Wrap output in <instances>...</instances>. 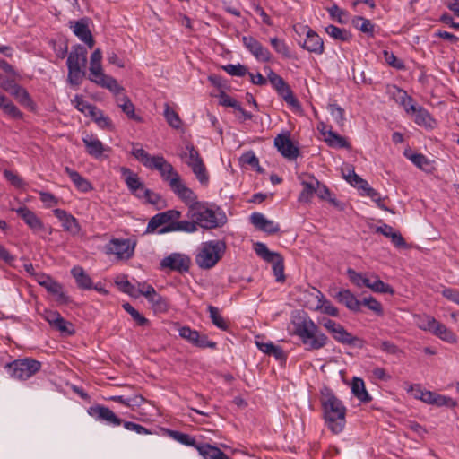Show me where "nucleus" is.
<instances>
[{"mask_svg":"<svg viewBox=\"0 0 459 459\" xmlns=\"http://www.w3.org/2000/svg\"><path fill=\"white\" fill-rule=\"evenodd\" d=\"M321 394L325 424L333 434H339L345 426L346 408L329 388H325Z\"/></svg>","mask_w":459,"mask_h":459,"instance_id":"obj_1","label":"nucleus"},{"mask_svg":"<svg viewBox=\"0 0 459 459\" xmlns=\"http://www.w3.org/2000/svg\"><path fill=\"white\" fill-rule=\"evenodd\" d=\"M294 333L299 337L307 351H317L329 342L328 337L320 332L318 325L307 315L299 316L293 321Z\"/></svg>","mask_w":459,"mask_h":459,"instance_id":"obj_2","label":"nucleus"},{"mask_svg":"<svg viewBox=\"0 0 459 459\" xmlns=\"http://www.w3.org/2000/svg\"><path fill=\"white\" fill-rule=\"evenodd\" d=\"M187 217L195 220L196 226L205 230L220 228L227 223V216L220 207L216 206L213 209L204 203L191 206Z\"/></svg>","mask_w":459,"mask_h":459,"instance_id":"obj_3","label":"nucleus"},{"mask_svg":"<svg viewBox=\"0 0 459 459\" xmlns=\"http://www.w3.org/2000/svg\"><path fill=\"white\" fill-rule=\"evenodd\" d=\"M225 251L226 244L222 240L203 242L195 255V263L203 270L212 269L222 258Z\"/></svg>","mask_w":459,"mask_h":459,"instance_id":"obj_4","label":"nucleus"},{"mask_svg":"<svg viewBox=\"0 0 459 459\" xmlns=\"http://www.w3.org/2000/svg\"><path fill=\"white\" fill-rule=\"evenodd\" d=\"M11 377L17 380H26L39 372L41 363L30 358L15 359L5 365Z\"/></svg>","mask_w":459,"mask_h":459,"instance_id":"obj_5","label":"nucleus"},{"mask_svg":"<svg viewBox=\"0 0 459 459\" xmlns=\"http://www.w3.org/2000/svg\"><path fill=\"white\" fill-rule=\"evenodd\" d=\"M319 324L327 330L337 342L353 347H362V340L357 336H353L340 323L323 317L319 320Z\"/></svg>","mask_w":459,"mask_h":459,"instance_id":"obj_6","label":"nucleus"},{"mask_svg":"<svg viewBox=\"0 0 459 459\" xmlns=\"http://www.w3.org/2000/svg\"><path fill=\"white\" fill-rule=\"evenodd\" d=\"M255 251L258 256L273 265V272L278 282L285 281L284 259L280 253L268 249L265 244L257 242L255 244Z\"/></svg>","mask_w":459,"mask_h":459,"instance_id":"obj_7","label":"nucleus"},{"mask_svg":"<svg viewBox=\"0 0 459 459\" xmlns=\"http://www.w3.org/2000/svg\"><path fill=\"white\" fill-rule=\"evenodd\" d=\"M186 152L181 156L187 157L186 164L191 168L197 180L203 186L209 183V174L198 150L191 143H186Z\"/></svg>","mask_w":459,"mask_h":459,"instance_id":"obj_8","label":"nucleus"},{"mask_svg":"<svg viewBox=\"0 0 459 459\" xmlns=\"http://www.w3.org/2000/svg\"><path fill=\"white\" fill-rule=\"evenodd\" d=\"M89 70V80L97 85L109 90L114 94L124 91V88L118 84L115 78L104 74L101 63L90 64Z\"/></svg>","mask_w":459,"mask_h":459,"instance_id":"obj_9","label":"nucleus"},{"mask_svg":"<svg viewBox=\"0 0 459 459\" xmlns=\"http://www.w3.org/2000/svg\"><path fill=\"white\" fill-rule=\"evenodd\" d=\"M191 265V259L188 255L180 253H172L164 257L160 263V269H169L180 273H187Z\"/></svg>","mask_w":459,"mask_h":459,"instance_id":"obj_10","label":"nucleus"},{"mask_svg":"<svg viewBox=\"0 0 459 459\" xmlns=\"http://www.w3.org/2000/svg\"><path fill=\"white\" fill-rule=\"evenodd\" d=\"M420 327L425 331L432 332L436 336L449 343L456 342L455 334L433 316H427L424 324L420 325Z\"/></svg>","mask_w":459,"mask_h":459,"instance_id":"obj_11","label":"nucleus"},{"mask_svg":"<svg viewBox=\"0 0 459 459\" xmlns=\"http://www.w3.org/2000/svg\"><path fill=\"white\" fill-rule=\"evenodd\" d=\"M170 189L188 206V209L199 203L196 195L183 183L179 174H176L170 180Z\"/></svg>","mask_w":459,"mask_h":459,"instance_id":"obj_12","label":"nucleus"},{"mask_svg":"<svg viewBox=\"0 0 459 459\" xmlns=\"http://www.w3.org/2000/svg\"><path fill=\"white\" fill-rule=\"evenodd\" d=\"M179 336L186 340L192 345L201 349H215L217 347V343L215 342L209 341L207 335L200 334L198 331L193 330L189 326H182L179 329Z\"/></svg>","mask_w":459,"mask_h":459,"instance_id":"obj_13","label":"nucleus"},{"mask_svg":"<svg viewBox=\"0 0 459 459\" xmlns=\"http://www.w3.org/2000/svg\"><path fill=\"white\" fill-rule=\"evenodd\" d=\"M245 48L255 57L259 62L268 63L273 59V55L269 49L264 47L256 39L251 36H244L242 38Z\"/></svg>","mask_w":459,"mask_h":459,"instance_id":"obj_14","label":"nucleus"},{"mask_svg":"<svg viewBox=\"0 0 459 459\" xmlns=\"http://www.w3.org/2000/svg\"><path fill=\"white\" fill-rule=\"evenodd\" d=\"M274 145L281 154L289 160H295L299 155V150L290 137V133L280 134L274 138Z\"/></svg>","mask_w":459,"mask_h":459,"instance_id":"obj_15","label":"nucleus"},{"mask_svg":"<svg viewBox=\"0 0 459 459\" xmlns=\"http://www.w3.org/2000/svg\"><path fill=\"white\" fill-rule=\"evenodd\" d=\"M18 216L23 220L26 225L35 233L46 231L43 221L37 214L30 210L27 206L22 205L19 208L13 209Z\"/></svg>","mask_w":459,"mask_h":459,"instance_id":"obj_16","label":"nucleus"},{"mask_svg":"<svg viewBox=\"0 0 459 459\" xmlns=\"http://www.w3.org/2000/svg\"><path fill=\"white\" fill-rule=\"evenodd\" d=\"M302 33H306L307 39L302 45V48L308 52L321 55L324 53V41L322 38L308 26H299Z\"/></svg>","mask_w":459,"mask_h":459,"instance_id":"obj_17","label":"nucleus"},{"mask_svg":"<svg viewBox=\"0 0 459 459\" xmlns=\"http://www.w3.org/2000/svg\"><path fill=\"white\" fill-rule=\"evenodd\" d=\"M88 21L87 18H82L76 22H70V28L73 29L75 36L91 49L94 47L95 41L89 29Z\"/></svg>","mask_w":459,"mask_h":459,"instance_id":"obj_18","label":"nucleus"},{"mask_svg":"<svg viewBox=\"0 0 459 459\" xmlns=\"http://www.w3.org/2000/svg\"><path fill=\"white\" fill-rule=\"evenodd\" d=\"M134 249L128 239H113L108 247V253L116 255L119 259H128L133 256Z\"/></svg>","mask_w":459,"mask_h":459,"instance_id":"obj_19","label":"nucleus"},{"mask_svg":"<svg viewBox=\"0 0 459 459\" xmlns=\"http://www.w3.org/2000/svg\"><path fill=\"white\" fill-rule=\"evenodd\" d=\"M150 169H156L160 172L162 179L169 183L170 186V180L178 174L173 168V166L165 160L162 155L155 156V160L152 163Z\"/></svg>","mask_w":459,"mask_h":459,"instance_id":"obj_20","label":"nucleus"},{"mask_svg":"<svg viewBox=\"0 0 459 459\" xmlns=\"http://www.w3.org/2000/svg\"><path fill=\"white\" fill-rule=\"evenodd\" d=\"M88 412L91 416L114 426H119L123 422L109 408L103 405L91 406L89 408Z\"/></svg>","mask_w":459,"mask_h":459,"instance_id":"obj_21","label":"nucleus"},{"mask_svg":"<svg viewBox=\"0 0 459 459\" xmlns=\"http://www.w3.org/2000/svg\"><path fill=\"white\" fill-rule=\"evenodd\" d=\"M405 110L407 113L412 112L415 115L414 121L419 126H432L433 119L429 113L423 108H417L413 104L411 98L408 99V103H404Z\"/></svg>","mask_w":459,"mask_h":459,"instance_id":"obj_22","label":"nucleus"},{"mask_svg":"<svg viewBox=\"0 0 459 459\" xmlns=\"http://www.w3.org/2000/svg\"><path fill=\"white\" fill-rule=\"evenodd\" d=\"M251 223L259 230L273 235L280 231V226L273 221L266 219L260 212H254L250 216Z\"/></svg>","mask_w":459,"mask_h":459,"instance_id":"obj_23","label":"nucleus"},{"mask_svg":"<svg viewBox=\"0 0 459 459\" xmlns=\"http://www.w3.org/2000/svg\"><path fill=\"white\" fill-rule=\"evenodd\" d=\"M301 185L303 186L300 192L298 201L299 203H309L316 194V187L318 185V180L312 175H305L300 177Z\"/></svg>","mask_w":459,"mask_h":459,"instance_id":"obj_24","label":"nucleus"},{"mask_svg":"<svg viewBox=\"0 0 459 459\" xmlns=\"http://www.w3.org/2000/svg\"><path fill=\"white\" fill-rule=\"evenodd\" d=\"M87 49L80 45H74L67 57V67L83 68L87 63Z\"/></svg>","mask_w":459,"mask_h":459,"instance_id":"obj_25","label":"nucleus"},{"mask_svg":"<svg viewBox=\"0 0 459 459\" xmlns=\"http://www.w3.org/2000/svg\"><path fill=\"white\" fill-rule=\"evenodd\" d=\"M333 297L348 309L354 313L360 312L361 302L349 290H341L334 293Z\"/></svg>","mask_w":459,"mask_h":459,"instance_id":"obj_26","label":"nucleus"},{"mask_svg":"<svg viewBox=\"0 0 459 459\" xmlns=\"http://www.w3.org/2000/svg\"><path fill=\"white\" fill-rule=\"evenodd\" d=\"M54 215L62 222V226L65 231H68L74 235L79 233L81 228L78 221L65 210L55 209L53 211Z\"/></svg>","mask_w":459,"mask_h":459,"instance_id":"obj_27","label":"nucleus"},{"mask_svg":"<svg viewBox=\"0 0 459 459\" xmlns=\"http://www.w3.org/2000/svg\"><path fill=\"white\" fill-rule=\"evenodd\" d=\"M120 171L125 179V183L133 195H137L139 190H144L145 186L137 174L134 173L126 167H121Z\"/></svg>","mask_w":459,"mask_h":459,"instance_id":"obj_28","label":"nucleus"},{"mask_svg":"<svg viewBox=\"0 0 459 459\" xmlns=\"http://www.w3.org/2000/svg\"><path fill=\"white\" fill-rule=\"evenodd\" d=\"M82 142L86 147L88 154L94 158H100L105 151L110 150L109 147H104L103 143L93 135H85L82 138Z\"/></svg>","mask_w":459,"mask_h":459,"instance_id":"obj_29","label":"nucleus"},{"mask_svg":"<svg viewBox=\"0 0 459 459\" xmlns=\"http://www.w3.org/2000/svg\"><path fill=\"white\" fill-rule=\"evenodd\" d=\"M197 230V226L195 223V220L191 221H178L176 223H172L170 225H166L160 230L158 232L160 234H164L172 231H183L187 233H193Z\"/></svg>","mask_w":459,"mask_h":459,"instance_id":"obj_30","label":"nucleus"},{"mask_svg":"<svg viewBox=\"0 0 459 459\" xmlns=\"http://www.w3.org/2000/svg\"><path fill=\"white\" fill-rule=\"evenodd\" d=\"M71 274L75 279L76 285L79 289L87 290L93 289V282L91 278L85 273L82 267H73L71 270Z\"/></svg>","mask_w":459,"mask_h":459,"instance_id":"obj_31","label":"nucleus"},{"mask_svg":"<svg viewBox=\"0 0 459 459\" xmlns=\"http://www.w3.org/2000/svg\"><path fill=\"white\" fill-rule=\"evenodd\" d=\"M65 171L79 191L87 193L93 189L91 183L87 178L81 176L77 171L69 167H65Z\"/></svg>","mask_w":459,"mask_h":459,"instance_id":"obj_32","label":"nucleus"},{"mask_svg":"<svg viewBox=\"0 0 459 459\" xmlns=\"http://www.w3.org/2000/svg\"><path fill=\"white\" fill-rule=\"evenodd\" d=\"M323 135L325 137V141L330 147L345 149L351 148V144L347 139L333 130L323 132Z\"/></svg>","mask_w":459,"mask_h":459,"instance_id":"obj_33","label":"nucleus"},{"mask_svg":"<svg viewBox=\"0 0 459 459\" xmlns=\"http://www.w3.org/2000/svg\"><path fill=\"white\" fill-rule=\"evenodd\" d=\"M88 116L91 117V119L101 129H108L109 131L114 129L111 119L108 116H105L103 111L99 109L96 106L91 108V110Z\"/></svg>","mask_w":459,"mask_h":459,"instance_id":"obj_34","label":"nucleus"},{"mask_svg":"<svg viewBox=\"0 0 459 459\" xmlns=\"http://www.w3.org/2000/svg\"><path fill=\"white\" fill-rule=\"evenodd\" d=\"M7 91L14 96L22 105L25 107L32 106L33 101L28 91L23 87L18 85L15 82L11 84V88L8 89Z\"/></svg>","mask_w":459,"mask_h":459,"instance_id":"obj_35","label":"nucleus"},{"mask_svg":"<svg viewBox=\"0 0 459 459\" xmlns=\"http://www.w3.org/2000/svg\"><path fill=\"white\" fill-rule=\"evenodd\" d=\"M351 391L352 394L362 403H369L372 400V397L367 392L364 381L361 378H353Z\"/></svg>","mask_w":459,"mask_h":459,"instance_id":"obj_36","label":"nucleus"},{"mask_svg":"<svg viewBox=\"0 0 459 459\" xmlns=\"http://www.w3.org/2000/svg\"><path fill=\"white\" fill-rule=\"evenodd\" d=\"M47 291L55 297V300L58 305H66L72 301L70 297L65 292L63 285L56 281L55 283H52V286H49Z\"/></svg>","mask_w":459,"mask_h":459,"instance_id":"obj_37","label":"nucleus"},{"mask_svg":"<svg viewBox=\"0 0 459 459\" xmlns=\"http://www.w3.org/2000/svg\"><path fill=\"white\" fill-rule=\"evenodd\" d=\"M196 449L204 459H221L224 454L220 448L209 444H198Z\"/></svg>","mask_w":459,"mask_h":459,"instance_id":"obj_38","label":"nucleus"},{"mask_svg":"<svg viewBox=\"0 0 459 459\" xmlns=\"http://www.w3.org/2000/svg\"><path fill=\"white\" fill-rule=\"evenodd\" d=\"M133 149L131 151V154L139 160L144 167L150 168L153 160H155V156H151L145 150H143L139 146V143H132Z\"/></svg>","mask_w":459,"mask_h":459,"instance_id":"obj_39","label":"nucleus"},{"mask_svg":"<svg viewBox=\"0 0 459 459\" xmlns=\"http://www.w3.org/2000/svg\"><path fill=\"white\" fill-rule=\"evenodd\" d=\"M0 108L3 111L14 119L22 118V113L19 108L5 96L0 98Z\"/></svg>","mask_w":459,"mask_h":459,"instance_id":"obj_40","label":"nucleus"},{"mask_svg":"<svg viewBox=\"0 0 459 459\" xmlns=\"http://www.w3.org/2000/svg\"><path fill=\"white\" fill-rule=\"evenodd\" d=\"M277 93L286 101L290 106L300 108V104L298 99L294 96L290 87L285 83L281 88L278 89Z\"/></svg>","mask_w":459,"mask_h":459,"instance_id":"obj_41","label":"nucleus"},{"mask_svg":"<svg viewBox=\"0 0 459 459\" xmlns=\"http://www.w3.org/2000/svg\"><path fill=\"white\" fill-rule=\"evenodd\" d=\"M207 310L210 315V318L214 325H216L219 329L226 331L229 328V325L224 320V318L221 316L220 310L218 307L209 305Z\"/></svg>","mask_w":459,"mask_h":459,"instance_id":"obj_42","label":"nucleus"},{"mask_svg":"<svg viewBox=\"0 0 459 459\" xmlns=\"http://www.w3.org/2000/svg\"><path fill=\"white\" fill-rule=\"evenodd\" d=\"M325 32L334 39L341 41H349L351 38V34L347 30L339 28L333 24H330L325 28Z\"/></svg>","mask_w":459,"mask_h":459,"instance_id":"obj_43","label":"nucleus"},{"mask_svg":"<svg viewBox=\"0 0 459 459\" xmlns=\"http://www.w3.org/2000/svg\"><path fill=\"white\" fill-rule=\"evenodd\" d=\"M155 312H166L169 308L167 299L157 293V291L148 299Z\"/></svg>","mask_w":459,"mask_h":459,"instance_id":"obj_44","label":"nucleus"},{"mask_svg":"<svg viewBox=\"0 0 459 459\" xmlns=\"http://www.w3.org/2000/svg\"><path fill=\"white\" fill-rule=\"evenodd\" d=\"M347 274L350 281L358 287L369 288L370 279L366 277L364 274L357 273L354 269L348 268Z\"/></svg>","mask_w":459,"mask_h":459,"instance_id":"obj_45","label":"nucleus"},{"mask_svg":"<svg viewBox=\"0 0 459 459\" xmlns=\"http://www.w3.org/2000/svg\"><path fill=\"white\" fill-rule=\"evenodd\" d=\"M164 117L171 127L175 129L181 127L182 121L178 114L174 109H172L169 104H165Z\"/></svg>","mask_w":459,"mask_h":459,"instance_id":"obj_46","label":"nucleus"},{"mask_svg":"<svg viewBox=\"0 0 459 459\" xmlns=\"http://www.w3.org/2000/svg\"><path fill=\"white\" fill-rule=\"evenodd\" d=\"M404 155L419 169L422 170H429V167H430V162L427 159L426 156H424L421 153H414V154H408V152H404Z\"/></svg>","mask_w":459,"mask_h":459,"instance_id":"obj_47","label":"nucleus"},{"mask_svg":"<svg viewBox=\"0 0 459 459\" xmlns=\"http://www.w3.org/2000/svg\"><path fill=\"white\" fill-rule=\"evenodd\" d=\"M68 68V75L67 81L71 85L79 86L82 79L85 76V71L82 68L76 67H67Z\"/></svg>","mask_w":459,"mask_h":459,"instance_id":"obj_48","label":"nucleus"},{"mask_svg":"<svg viewBox=\"0 0 459 459\" xmlns=\"http://www.w3.org/2000/svg\"><path fill=\"white\" fill-rule=\"evenodd\" d=\"M122 307L125 309V311H126L132 316V318L135 321L137 325L145 326V325H149V320L145 316H143L142 314H140L129 303H124Z\"/></svg>","mask_w":459,"mask_h":459,"instance_id":"obj_49","label":"nucleus"},{"mask_svg":"<svg viewBox=\"0 0 459 459\" xmlns=\"http://www.w3.org/2000/svg\"><path fill=\"white\" fill-rule=\"evenodd\" d=\"M373 277L375 278V281L373 282L370 281L368 289L377 293L394 294V289L389 284L385 283L377 275H374Z\"/></svg>","mask_w":459,"mask_h":459,"instance_id":"obj_50","label":"nucleus"},{"mask_svg":"<svg viewBox=\"0 0 459 459\" xmlns=\"http://www.w3.org/2000/svg\"><path fill=\"white\" fill-rule=\"evenodd\" d=\"M353 24L356 28L364 33H368L371 36L374 33V25L368 19H366L362 16H357L353 19Z\"/></svg>","mask_w":459,"mask_h":459,"instance_id":"obj_51","label":"nucleus"},{"mask_svg":"<svg viewBox=\"0 0 459 459\" xmlns=\"http://www.w3.org/2000/svg\"><path fill=\"white\" fill-rule=\"evenodd\" d=\"M270 43H271L273 48L278 54H281L283 57L290 58L291 56L290 48L284 40L280 39L278 38H272L270 39Z\"/></svg>","mask_w":459,"mask_h":459,"instance_id":"obj_52","label":"nucleus"},{"mask_svg":"<svg viewBox=\"0 0 459 459\" xmlns=\"http://www.w3.org/2000/svg\"><path fill=\"white\" fill-rule=\"evenodd\" d=\"M52 327L59 331L61 333H65L67 335H74L75 333L74 325L65 320L63 316H61Z\"/></svg>","mask_w":459,"mask_h":459,"instance_id":"obj_53","label":"nucleus"},{"mask_svg":"<svg viewBox=\"0 0 459 459\" xmlns=\"http://www.w3.org/2000/svg\"><path fill=\"white\" fill-rule=\"evenodd\" d=\"M115 283L124 293L130 296H135V287L127 280L126 275L117 277Z\"/></svg>","mask_w":459,"mask_h":459,"instance_id":"obj_54","label":"nucleus"},{"mask_svg":"<svg viewBox=\"0 0 459 459\" xmlns=\"http://www.w3.org/2000/svg\"><path fill=\"white\" fill-rule=\"evenodd\" d=\"M361 305L366 306L368 309L373 311L376 315L382 316L384 315V309L379 301H377L374 297L364 298L360 300Z\"/></svg>","mask_w":459,"mask_h":459,"instance_id":"obj_55","label":"nucleus"},{"mask_svg":"<svg viewBox=\"0 0 459 459\" xmlns=\"http://www.w3.org/2000/svg\"><path fill=\"white\" fill-rule=\"evenodd\" d=\"M164 214L165 213H163V212H160V213H157L156 215H154L153 217H152L148 222L146 231L147 232H154L160 226H163V227L166 226L167 222H166V218H165Z\"/></svg>","mask_w":459,"mask_h":459,"instance_id":"obj_56","label":"nucleus"},{"mask_svg":"<svg viewBox=\"0 0 459 459\" xmlns=\"http://www.w3.org/2000/svg\"><path fill=\"white\" fill-rule=\"evenodd\" d=\"M125 103H121L120 108L127 116L128 118L138 123L143 122V118L135 114V108L131 100H126Z\"/></svg>","mask_w":459,"mask_h":459,"instance_id":"obj_57","label":"nucleus"},{"mask_svg":"<svg viewBox=\"0 0 459 459\" xmlns=\"http://www.w3.org/2000/svg\"><path fill=\"white\" fill-rule=\"evenodd\" d=\"M170 437H173L175 440L178 441L179 443L186 445V446H194L196 448V446L198 445L196 443L195 439L193 438L191 436H189L188 434L179 432V431L171 430Z\"/></svg>","mask_w":459,"mask_h":459,"instance_id":"obj_58","label":"nucleus"},{"mask_svg":"<svg viewBox=\"0 0 459 459\" xmlns=\"http://www.w3.org/2000/svg\"><path fill=\"white\" fill-rule=\"evenodd\" d=\"M346 180L353 186L358 187L363 191L369 186L368 183L358 176L354 170L349 171V173L345 176Z\"/></svg>","mask_w":459,"mask_h":459,"instance_id":"obj_59","label":"nucleus"},{"mask_svg":"<svg viewBox=\"0 0 459 459\" xmlns=\"http://www.w3.org/2000/svg\"><path fill=\"white\" fill-rule=\"evenodd\" d=\"M363 195L369 196L377 204L378 208L384 211L394 212L391 209L385 205V204L383 203L384 199L380 196L379 193L374 188H372L370 186H368L366 188Z\"/></svg>","mask_w":459,"mask_h":459,"instance_id":"obj_60","label":"nucleus"},{"mask_svg":"<svg viewBox=\"0 0 459 459\" xmlns=\"http://www.w3.org/2000/svg\"><path fill=\"white\" fill-rule=\"evenodd\" d=\"M264 71L267 74L268 81L270 82V83L275 89L276 91H278V89L281 88L286 83L283 78L277 74L274 71H273L269 66H265Z\"/></svg>","mask_w":459,"mask_h":459,"instance_id":"obj_61","label":"nucleus"},{"mask_svg":"<svg viewBox=\"0 0 459 459\" xmlns=\"http://www.w3.org/2000/svg\"><path fill=\"white\" fill-rule=\"evenodd\" d=\"M383 56L385 62L394 68L403 70L405 68L403 61L398 59L393 52L388 50L383 51Z\"/></svg>","mask_w":459,"mask_h":459,"instance_id":"obj_62","label":"nucleus"},{"mask_svg":"<svg viewBox=\"0 0 459 459\" xmlns=\"http://www.w3.org/2000/svg\"><path fill=\"white\" fill-rule=\"evenodd\" d=\"M335 122L342 126L344 125V109L336 104H329L327 107Z\"/></svg>","mask_w":459,"mask_h":459,"instance_id":"obj_63","label":"nucleus"},{"mask_svg":"<svg viewBox=\"0 0 459 459\" xmlns=\"http://www.w3.org/2000/svg\"><path fill=\"white\" fill-rule=\"evenodd\" d=\"M223 70L232 76H239V77L245 76L248 73L247 68L245 65H240V64H238V65L229 64V65L223 66Z\"/></svg>","mask_w":459,"mask_h":459,"instance_id":"obj_64","label":"nucleus"}]
</instances>
